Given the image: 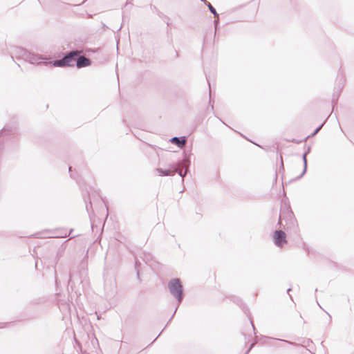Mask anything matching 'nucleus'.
I'll return each mask as SVG.
<instances>
[{
    "mask_svg": "<svg viewBox=\"0 0 354 354\" xmlns=\"http://www.w3.org/2000/svg\"><path fill=\"white\" fill-rule=\"evenodd\" d=\"M286 343H288V344H291L290 342H289L288 341H286Z\"/></svg>",
    "mask_w": 354,
    "mask_h": 354,
    "instance_id": "16",
    "label": "nucleus"
},
{
    "mask_svg": "<svg viewBox=\"0 0 354 354\" xmlns=\"http://www.w3.org/2000/svg\"><path fill=\"white\" fill-rule=\"evenodd\" d=\"M173 166L174 165H169V167L167 169L158 168L156 169V171L158 174L160 176H169L171 174H173Z\"/></svg>",
    "mask_w": 354,
    "mask_h": 354,
    "instance_id": "7",
    "label": "nucleus"
},
{
    "mask_svg": "<svg viewBox=\"0 0 354 354\" xmlns=\"http://www.w3.org/2000/svg\"><path fill=\"white\" fill-rule=\"evenodd\" d=\"M91 64V61L84 56H80L76 61L77 68H82Z\"/></svg>",
    "mask_w": 354,
    "mask_h": 354,
    "instance_id": "6",
    "label": "nucleus"
},
{
    "mask_svg": "<svg viewBox=\"0 0 354 354\" xmlns=\"http://www.w3.org/2000/svg\"><path fill=\"white\" fill-rule=\"evenodd\" d=\"M303 160H304V171L301 175V176H302L306 171V168H307V161H306V153H304V156H303Z\"/></svg>",
    "mask_w": 354,
    "mask_h": 354,
    "instance_id": "9",
    "label": "nucleus"
},
{
    "mask_svg": "<svg viewBox=\"0 0 354 354\" xmlns=\"http://www.w3.org/2000/svg\"><path fill=\"white\" fill-rule=\"evenodd\" d=\"M201 1H203L204 3H206V0H201Z\"/></svg>",
    "mask_w": 354,
    "mask_h": 354,
    "instance_id": "13",
    "label": "nucleus"
},
{
    "mask_svg": "<svg viewBox=\"0 0 354 354\" xmlns=\"http://www.w3.org/2000/svg\"><path fill=\"white\" fill-rule=\"evenodd\" d=\"M207 7L209 9L210 12L215 16V17H218V14L215 10V8L209 3H207Z\"/></svg>",
    "mask_w": 354,
    "mask_h": 354,
    "instance_id": "10",
    "label": "nucleus"
},
{
    "mask_svg": "<svg viewBox=\"0 0 354 354\" xmlns=\"http://www.w3.org/2000/svg\"><path fill=\"white\" fill-rule=\"evenodd\" d=\"M283 218L281 217V216H280V221H282Z\"/></svg>",
    "mask_w": 354,
    "mask_h": 354,
    "instance_id": "14",
    "label": "nucleus"
},
{
    "mask_svg": "<svg viewBox=\"0 0 354 354\" xmlns=\"http://www.w3.org/2000/svg\"><path fill=\"white\" fill-rule=\"evenodd\" d=\"M80 54L77 50L71 51L65 55L62 59L54 61L52 64L53 66H73L75 62V57Z\"/></svg>",
    "mask_w": 354,
    "mask_h": 354,
    "instance_id": "2",
    "label": "nucleus"
},
{
    "mask_svg": "<svg viewBox=\"0 0 354 354\" xmlns=\"http://www.w3.org/2000/svg\"><path fill=\"white\" fill-rule=\"evenodd\" d=\"M189 165V160L187 159H183L178 163V165H174V166L172 167L173 173L177 172L180 175V176H181L183 178L187 173Z\"/></svg>",
    "mask_w": 354,
    "mask_h": 354,
    "instance_id": "3",
    "label": "nucleus"
},
{
    "mask_svg": "<svg viewBox=\"0 0 354 354\" xmlns=\"http://www.w3.org/2000/svg\"><path fill=\"white\" fill-rule=\"evenodd\" d=\"M171 142L178 147L183 148L185 145L186 140L185 138L180 139L178 137H174L171 139Z\"/></svg>",
    "mask_w": 354,
    "mask_h": 354,
    "instance_id": "8",
    "label": "nucleus"
},
{
    "mask_svg": "<svg viewBox=\"0 0 354 354\" xmlns=\"http://www.w3.org/2000/svg\"><path fill=\"white\" fill-rule=\"evenodd\" d=\"M290 288L288 289L287 292H289V291H290Z\"/></svg>",
    "mask_w": 354,
    "mask_h": 354,
    "instance_id": "15",
    "label": "nucleus"
},
{
    "mask_svg": "<svg viewBox=\"0 0 354 354\" xmlns=\"http://www.w3.org/2000/svg\"><path fill=\"white\" fill-rule=\"evenodd\" d=\"M288 216L290 218V223L292 224H294L295 220L294 219V218H292V213L291 212H288Z\"/></svg>",
    "mask_w": 354,
    "mask_h": 354,
    "instance_id": "11",
    "label": "nucleus"
},
{
    "mask_svg": "<svg viewBox=\"0 0 354 354\" xmlns=\"http://www.w3.org/2000/svg\"><path fill=\"white\" fill-rule=\"evenodd\" d=\"M24 56L31 64H40L42 63V60L44 59L41 57L39 56L38 55L28 53L26 51H24Z\"/></svg>",
    "mask_w": 354,
    "mask_h": 354,
    "instance_id": "5",
    "label": "nucleus"
},
{
    "mask_svg": "<svg viewBox=\"0 0 354 354\" xmlns=\"http://www.w3.org/2000/svg\"><path fill=\"white\" fill-rule=\"evenodd\" d=\"M286 237V236L284 232L276 230L273 235L274 244L279 248H282L287 243Z\"/></svg>",
    "mask_w": 354,
    "mask_h": 354,
    "instance_id": "4",
    "label": "nucleus"
},
{
    "mask_svg": "<svg viewBox=\"0 0 354 354\" xmlns=\"http://www.w3.org/2000/svg\"><path fill=\"white\" fill-rule=\"evenodd\" d=\"M322 128V126H320L319 127H318L315 131V132L313 133V136L315 135L319 130L320 129Z\"/></svg>",
    "mask_w": 354,
    "mask_h": 354,
    "instance_id": "12",
    "label": "nucleus"
},
{
    "mask_svg": "<svg viewBox=\"0 0 354 354\" xmlns=\"http://www.w3.org/2000/svg\"><path fill=\"white\" fill-rule=\"evenodd\" d=\"M168 289L171 295L176 299L178 304L183 300V286L179 279H173L168 283Z\"/></svg>",
    "mask_w": 354,
    "mask_h": 354,
    "instance_id": "1",
    "label": "nucleus"
}]
</instances>
